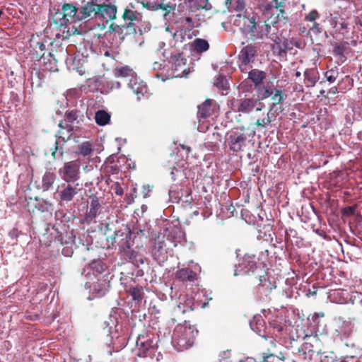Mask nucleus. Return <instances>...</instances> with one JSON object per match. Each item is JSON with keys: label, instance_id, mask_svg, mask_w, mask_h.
Returning <instances> with one entry per match:
<instances>
[{"label": "nucleus", "instance_id": "obj_21", "mask_svg": "<svg viewBox=\"0 0 362 362\" xmlns=\"http://www.w3.org/2000/svg\"><path fill=\"white\" fill-rule=\"evenodd\" d=\"M100 203L97 197L92 198L89 210L86 213L83 221L88 224L92 222L95 223V218L97 217L100 209Z\"/></svg>", "mask_w": 362, "mask_h": 362}, {"label": "nucleus", "instance_id": "obj_16", "mask_svg": "<svg viewBox=\"0 0 362 362\" xmlns=\"http://www.w3.org/2000/svg\"><path fill=\"white\" fill-rule=\"evenodd\" d=\"M142 5L144 8H146L151 11H157L160 9L162 10L164 12L163 16L165 18H166L168 15L170 14L171 12H174L176 9V4H172L170 2H142Z\"/></svg>", "mask_w": 362, "mask_h": 362}, {"label": "nucleus", "instance_id": "obj_38", "mask_svg": "<svg viewBox=\"0 0 362 362\" xmlns=\"http://www.w3.org/2000/svg\"><path fill=\"white\" fill-rule=\"evenodd\" d=\"M259 281L258 289L259 291L262 290L263 292L267 291V293H270L272 291L273 286L264 275L259 276Z\"/></svg>", "mask_w": 362, "mask_h": 362}, {"label": "nucleus", "instance_id": "obj_37", "mask_svg": "<svg viewBox=\"0 0 362 362\" xmlns=\"http://www.w3.org/2000/svg\"><path fill=\"white\" fill-rule=\"evenodd\" d=\"M114 74L117 77H127L133 75V70L128 66L117 67Z\"/></svg>", "mask_w": 362, "mask_h": 362}, {"label": "nucleus", "instance_id": "obj_35", "mask_svg": "<svg viewBox=\"0 0 362 362\" xmlns=\"http://www.w3.org/2000/svg\"><path fill=\"white\" fill-rule=\"evenodd\" d=\"M255 255L253 256H250V255H245L244 257V260H243V263H244V267L245 269H247L246 270V272H255L256 268H257V266H256V262L255 261Z\"/></svg>", "mask_w": 362, "mask_h": 362}, {"label": "nucleus", "instance_id": "obj_24", "mask_svg": "<svg viewBox=\"0 0 362 362\" xmlns=\"http://www.w3.org/2000/svg\"><path fill=\"white\" fill-rule=\"evenodd\" d=\"M191 303L192 300L187 299V300H184V302L180 301L179 303L176 305L173 310V315H175V317L170 319L173 323H175L177 321L175 317L178 316L179 314H185L193 310Z\"/></svg>", "mask_w": 362, "mask_h": 362}, {"label": "nucleus", "instance_id": "obj_46", "mask_svg": "<svg viewBox=\"0 0 362 362\" xmlns=\"http://www.w3.org/2000/svg\"><path fill=\"white\" fill-rule=\"evenodd\" d=\"M33 49L35 52V58L40 59L44 57L45 45L43 42H37Z\"/></svg>", "mask_w": 362, "mask_h": 362}, {"label": "nucleus", "instance_id": "obj_31", "mask_svg": "<svg viewBox=\"0 0 362 362\" xmlns=\"http://www.w3.org/2000/svg\"><path fill=\"white\" fill-rule=\"evenodd\" d=\"M95 119L97 124L105 126L110 121V115L105 110H98L95 115Z\"/></svg>", "mask_w": 362, "mask_h": 362}, {"label": "nucleus", "instance_id": "obj_45", "mask_svg": "<svg viewBox=\"0 0 362 362\" xmlns=\"http://www.w3.org/2000/svg\"><path fill=\"white\" fill-rule=\"evenodd\" d=\"M57 238L62 245L69 244L70 243H73L74 240V236L72 235V233H69L68 232H66L65 235L64 233H60L58 234Z\"/></svg>", "mask_w": 362, "mask_h": 362}, {"label": "nucleus", "instance_id": "obj_10", "mask_svg": "<svg viewBox=\"0 0 362 362\" xmlns=\"http://www.w3.org/2000/svg\"><path fill=\"white\" fill-rule=\"evenodd\" d=\"M170 62L172 64L171 69L174 77L181 78L189 73V65L187 64V59L182 53L172 54Z\"/></svg>", "mask_w": 362, "mask_h": 362}, {"label": "nucleus", "instance_id": "obj_62", "mask_svg": "<svg viewBox=\"0 0 362 362\" xmlns=\"http://www.w3.org/2000/svg\"><path fill=\"white\" fill-rule=\"evenodd\" d=\"M351 332H352L351 329L349 326H347V327H344V331L343 332V335L345 337H349L351 335Z\"/></svg>", "mask_w": 362, "mask_h": 362}, {"label": "nucleus", "instance_id": "obj_34", "mask_svg": "<svg viewBox=\"0 0 362 362\" xmlns=\"http://www.w3.org/2000/svg\"><path fill=\"white\" fill-rule=\"evenodd\" d=\"M78 111L76 110H67L64 114V120L63 121L64 123L73 124L76 121V123L78 124Z\"/></svg>", "mask_w": 362, "mask_h": 362}, {"label": "nucleus", "instance_id": "obj_23", "mask_svg": "<svg viewBox=\"0 0 362 362\" xmlns=\"http://www.w3.org/2000/svg\"><path fill=\"white\" fill-rule=\"evenodd\" d=\"M110 30L119 35H132L136 33L135 25L134 23H128L123 25H117L116 23H112L110 26Z\"/></svg>", "mask_w": 362, "mask_h": 362}, {"label": "nucleus", "instance_id": "obj_59", "mask_svg": "<svg viewBox=\"0 0 362 362\" xmlns=\"http://www.w3.org/2000/svg\"><path fill=\"white\" fill-rule=\"evenodd\" d=\"M313 30L317 33H320V24L318 23L314 22L312 27H310L308 30V32Z\"/></svg>", "mask_w": 362, "mask_h": 362}, {"label": "nucleus", "instance_id": "obj_25", "mask_svg": "<svg viewBox=\"0 0 362 362\" xmlns=\"http://www.w3.org/2000/svg\"><path fill=\"white\" fill-rule=\"evenodd\" d=\"M304 83L308 88L315 86L320 78V74L316 69H308L304 72Z\"/></svg>", "mask_w": 362, "mask_h": 362}, {"label": "nucleus", "instance_id": "obj_32", "mask_svg": "<svg viewBox=\"0 0 362 362\" xmlns=\"http://www.w3.org/2000/svg\"><path fill=\"white\" fill-rule=\"evenodd\" d=\"M128 292L132 296L134 300L141 302L144 298L143 287L141 286H132Z\"/></svg>", "mask_w": 362, "mask_h": 362}, {"label": "nucleus", "instance_id": "obj_26", "mask_svg": "<svg viewBox=\"0 0 362 362\" xmlns=\"http://www.w3.org/2000/svg\"><path fill=\"white\" fill-rule=\"evenodd\" d=\"M266 77L267 73L257 69L248 71L247 78L254 83L255 88L262 83Z\"/></svg>", "mask_w": 362, "mask_h": 362}, {"label": "nucleus", "instance_id": "obj_12", "mask_svg": "<svg viewBox=\"0 0 362 362\" xmlns=\"http://www.w3.org/2000/svg\"><path fill=\"white\" fill-rule=\"evenodd\" d=\"M220 110L218 103L213 99H206L198 106L197 116L199 118L206 119L218 115Z\"/></svg>", "mask_w": 362, "mask_h": 362}, {"label": "nucleus", "instance_id": "obj_41", "mask_svg": "<svg viewBox=\"0 0 362 362\" xmlns=\"http://www.w3.org/2000/svg\"><path fill=\"white\" fill-rule=\"evenodd\" d=\"M78 153L87 156L93 152L92 145L89 141H84L78 146Z\"/></svg>", "mask_w": 362, "mask_h": 362}, {"label": "nucleus", "instance_id": "obj_51", "mask_svg": "<svg viewBox=\"0 0 362 362\" xmlns=\"http://www.w3.org/2000/svg\"><path fill=\"white\" fill-rule=\"evenodd\" d=\"M271 122H272L271 118H270V117L269 115V113H267V117H264L262 119H258L256 121L255 124L257 127H264L267 124H270Z\"/></svg>", "mask_w": 362, "mask_h": 362}, {"label": "nucleus", "instance_id": "obj_14", "mask_svg": "<svg viewBox=\"0 0 362 362\" xmlns=\"http://www.w3.org/2000/svg\"><path fill=\"white\" fill-rule=\"evenodd\" d=\"M29 211L33 214L36 211L45 213V216L51 218L52 216L53 205L49 202L40 198H35L34 202L28 204Z\"/></svg>", "mask_w": 362, "mask_h": 362}, {"label": "nucleus", "instance_id": "obj_1", "mask_svg": "<svg viewBox=\"0 0 362 362\" xmlns=\"http://www.w3.org/2000/svg\"><path fill=\"white\" fill-rule=\"evenodd\" d=\"M117 6L101 0H90L81 8L82 18H95L107 22L116 18Z\"/></svg>", "mask_w": 362, "mask_h": 362}, {"label": "nucleus", "instance_id": "obj_3", "mask_svg": "<svg viewBox=\"0 0 362 362\" xmlns=\"http://www.w3.org/2000/svg\"><path fill=\"white\" fill-rule=\"evenodd\" d=\"M227 141L230 151L238 153L245 151L250 143L244 127H234L227 134Z\"/></svg>", "mask_w": 362, "mask_h": 362}, {"label": "nucleus", "instance_id": "obj_56", "mask_svg": "<svg viewBox=\"0 0 362 362\" xmlns=\"http://www.w3.org/2000/svg\"><path fill=\"white\" fill-rule=\"evenodd\" d=\"M152 187L149 185L143 186L141 193L144 198L149 197V192L151 191Z\"/></svg>", "mask_w": 362, "mask_h": 362}, {"label": "nucleus", "instance_id": "obj_22", "mask_svg": "<svg viewBox=\"0 0 362 362\" xmlns=\"http://www.w3.org/2000/svg\"><path fill=\"white\" fill-rule=\"evenodd\" d=\"M175 277L183 283H191L197 279V274L190 268H182L176 272Z\"/></svg>", "mask_w": 362, "mask_h": 362}, {"label": "nucleus", "instance_id": "obj_55", "mask_svg": "<svg viewBox=\"0 0 362 362\" xmlns=\"http://www.w3.org/2000/svg\"><path fill=\"white\" fill-rule=\"evenodd\" d=\"M112 188L113 189L115 193L117 194V195H119V196H122L123 194H124V190H123V188L122 187V186L120 185L119 183L118 182H115Z\"/></svg>", "mask_w": 362, "mask_h": 362}, {"label": "nucleus", "instance_id": "obj_52", "mask_svg": "<svg viewBox=\"0 0 362 362\" xmlns=\"http://www.w3.org/2000/svg\"><path fill=\"white\" fill-rule=\"evenodd\" d=\"M169 196L172 199H175L176 202H178L182 197V193L176 190L170 189L169 191Z\"/></svg>", "mask_w": 362, "mask_h": 362}, {"label": "nucleus", "instance_id": "obj_58", "mask_svg": "<svg viewBox=\"0 0 362 362\" xmlns=\"http://www.w3.org/2000/svg\"><path fill=\"white\" fill-rule=\"evenodd\" d=\"M21 232L17 228H13L8 233V235L12 238L16 240L20 235Z\"/></svg>", "mask_w": 362, "mask_h": 362}, {"label": "nucleus", "instance_id": "obj_33", "mask_svg": "<svg viewBox=\"0 0 362 362\" xmlns=\"http://www.w3.org/2000/svg\"><path fill=\"white\" fill-rule=\"evenodd\" d=\"M271 97L272 106L275 107L277 105L282 103L284 100L286 95L282 90L280 89H274V93Z\"/></svg>", "mask_w": 362, "mask_h": 362}, {"label": "nucleus", "instance_id": "obj_61", "mask_svg": "<svg viewBox=\"0 0 362 362\" xmlns=\"http://www.w3.org/2000/svg\"><path fill=\"white\" fill-rule=\"evenodd\" d=\"M325 316L324 313H315L312 317L313 320L315 322L318 317H323Z\"/></svg>", "mask_w": 362, "mask_h": 362}, {"label": "nucleus", "instance_id": "obj_27", "mask_svg": "<svg viewBox=\"0 0 362 362\" xmlns=\"http://www.w3.org/2000/svg\"><path fill=\"white\" fill-rule=\"evenodd\" d=\"M123 255L126 259H128L129 262H132L136 267L144 264L147 260V259L142 255L139 254L137 252L132 250L131 247L127 252H125Z\"/></svg>", "mask_w": 362, "mask_h": 362}, {"label": "nucleus", "instance_id": "obj_44", "mask_svg": "<svg viewBox=\"0 0 362 362\" xmlns=\"http://www.w3.org/2000/svg\"><path fill=\"white\" fill-rule=\"evenodd\" d=\"M133 233L145 238H151V240H152V235L155 234L154 233L151 232L148 227L146 226H144V228H136L134 229Z\"/></svg>", "mask_w": 362, "mask_h": 362}, {"label": "nucleus", "instance_id": "obj_50", "mask_svg": "<svg viewBox=\"0 0 362 362\" xmlns=\"http://www.w3.org/2000/svg\"><path fill=\"white\" fill-rule=\"evenodd\" d=\"M215 84L217 87L221 88L223 90H227L229 88L226 78L223 76L218 77Z\"/></svg>", "mask_w": 362, "mask_h": 362}, {"label": "nucleus", "instance_id": "obj_13", "mask_svg": "<svg viewBox=\"0 0 362 362\" xmlns=\"http://www.w3.org/2000/svg\"><path fill=\"white\" fill-rule=\"evenodd\" d=\"M136 344L139 351L137 355L139 357H147L149 356L151 351L154 350L156 346L153 339L149 335L143 334L138 337Z\"/></svg>", "mask_w": 362, "mask_h": 362}, {"label": "nucleus", "instance_id": "obj_54", "mask_svg": "<svg viewBox=\"0 0 362 362\" xmlns=\"http://www.w3.org/2000/svg\"><path fill=\"white\" fill-rule=\"evenodd\" d=\"M234 9L236 11L242 12L245 10V4L244 0H235Z\"/></svg>", "mask_w": 362, "mask_h": 362}, {"label": "nucleus", "instance_id": "obj_30", "mask_svg": "<svg viewBox=\"0 0 362 362\" xmlns=\"http://www.w3.org/2000/svg\"><path fill=\"white\" fill-rule=\"evenodd\" d=\"M192 46L197 52L202 53L207 51L209 49V42L202 38H196L192 43Z\"/></svg>", "mask_w": 362, "mask_h": 362}, {"label": "nucleus", "instance_id": "obj_60", "mask_svg": "<svg viewBox=\"0 0 362 362\" xmlns=\"http://www.w3.org/2000/svg\"><path fill=\"white\" fill-rule=\"evenodd\" d=\"M341 82L347 83L349 88L353 86V79L349 76H346L342 80Z\"/></svg>", "mask_w": 362, "mask_h": 362}, {"label": "nucleus", "instance_id": "obj_53", "mask_svg": "<svg viewBox=\"0 0 362 362\" xmlns=\"http://www.w3.org/2000/svg\"><path fill=\"white\" fill-rule=\"evenodd\" d=\"M339 25V32L342 35H345L348 31V23L345 21H341L338 23Z\"/></svg>", "mask_w": 362, "mask_h": 362}, {"label": "nucleus", "instance_id": "obj_43", "mask_svg": "<svg viewBox=\"0 0 362 362\" xmlns=\"http://www.w3.org/2000/svg\"><path fill=\"white\" fill-rule=\"evenodd\" d=\"M250 36L251 40H256L262 39V34H259V30L258 29V23L255 22V24H252L247 32Z\"/></svg>", "mask_w": 362, "mask_h": 362}, {"label": "nucleus", "instance_id": "obj_7", "mask_svg": "<svg viewBox=\"0 0 362 362\" xmlns=\"http://www.w3.org/2000/svg\"><path fill=\"white\" fill-rule=\"evenodd\" d=\"M132 234V232L128 226H125L122 229L116 230L110 237L112 246H117L119 251L124 254L130 247H132L134 244Z\"/></svg>", "mask_w": 362, "mask_h": 362}, {"label": "nucleus", "instance_id": "obj_49", "mask_svg": "<svg viewBox=\"0 0 362 362\" xmlns=\"http://www.w3.org/2000/svg\"><path fill=\"white\" fill-rule=\"evenodd\" d=\"M244 23H243V30L245 33H247L249 30V28H250V26L252 24H255V18L253 17H244L243 18Z\"/></svg>", "mask_w": 362, "mask_h": 362}, {"label": "nucleus", "instance_id": "obj_63", "mask_svg": "<svg viewBox=\"0 0 362 362\" xmlns=\"http://www.w3.org/2000/svg\"><path fill=\"white\" fill-rule=\"evenodd\" d=\"M95 267L97 269V271L101 272L103 271H104V265L102 262H98L96 263V265L95 266Z\"/></svg>", "mask_w": 362, "mask_h": 362}, {"label": "nucleus", "instance_id": "obj_40", "mask_svg": "<svg viewBox=\"0 0 362 362\" xmlns=\"http://www.w3.org/2000/svg\"><path fill=\"white\" fill-rule=\"evenodd\" d=\"M274 356V354L271 353L270 350L268 349L267 352L262 354V359L259 361L254 357H246L244 360H242L240 362H268L269 358Z\"/></svg>", "mask_w": 362, "mask_h": 362}, {"label": "nucleus", "instance_id": "obj_28", "mask_svg": "<svg viewBox=\"0 0 362 362\" xmlns=\"http://www.w3.org/2000/svg\"><path fill=\"white\" fill-rule=\"evenodd\" d=\"M49 21L56 25L57 28H63V32H64V30L66 28V25L68 24L64 17V13L62 11H58L55 12Z\"/></svg>", "mask_w": 362, "mask_h": 362}, {"label": "nucleus", "instance_id": "obj_19", "mask_svg": "<svg viewBox=\"0 0 362 362\" xmlns=\"http://www.w3.org/2000/svg\"><path fill=\"white\" fill-rule=\"evenodd\" d=\"M271 25L272 24L269 22V17L263 23H259L258 29L259 30V34H262V38L267 36L274 42L279 43L280 38L276 33L277 28L276 27L272 28Z\"/></svg>", "mask_w": 362, "mask_h": 362}, {"label": "nucleus", "instance_id": "obj_47", "mask_svg": "<svg viewBox=\"0 0 362 362\" xmlns=\"http://www.w3.org/2000/svg\"><path fill=\"white\" fill-rule=\"evenodd\" d=\"M124 21H129V23H134V21H138V16L135 11L126 8L122 15Z\"/></svg>", "mask_w": 362, "mask_h": 362}, {"label": "nucleus", "instance_id": "obj_57", "mask_svg": "<svg viewBox=\"0 0 362 362\" xmlns=\"http://www.w3.org/2000/svg\"><path fill=\"white\" fill-rule=\"evenodd\" d=\"M355 213V208L353 206H348L343 210V215L344 216H352Z\"/></svg>", "mask_w": 362, "mask_h": 362}, {"label": "nucleus", "instance_id": "obj_42", "mask_svg": "<svg viewBox=\"0 0 362 362\" xmlns=\"http://www.w3.org/2000/svg\"><path fill=\"white\" fill-rule=\"evenodd\" d=\"M339 76V69L337 66L332 67L325 73L327 81L334 83Z\"/></svg>", "mask_w": 362, "mask_h": 362}, {"label": "nucleus", "instance_id": "obj_48", "mask_svg": "<svg viewBox=\"0 0 362 362\" xmlns=\"http://www.w3.org/2000/svg\"><path fill=\"white\" fill-rule=\"evenodd\" d=\"M320 14L319 12L314 9L310 11L308 14H306L304 17V20L308 22H315V21L320 18Z\"/></svg>", "mask_w": 362, "mask_h": 362}, {"label": "nucleus", "instance_id": "obj_64", "mask_svg": "<svg viewBox=\"0 0 362 362\" xmlns=\"http://www.w3.org/2000/svg\"><path fill=\"white\" fill-rule=\"evenodd\" d=\"M356 23L357 25H359L362 28V15H360L359 16L357 17L356 20Z\"/></svg>", "mask_w": 362, "mask_h": 362}, {"label": "nucleus", "instance_id": "obj_5", "mask_svg": "<svg viewBox=\"0 0 362 362\" xmlns=\"http://www.w3.org/2000/svg\"><path fill=\"white\" fill-rule=\"evenodd\" d=\"M59 130L56 134V140L54 141L53 147L50 148L51 155L53 158H56L57 151H59L61 156L64 155L63 147L60 145L61 141L64 145L67 141L70 140L74 132V126L71 124L64 123L61 121L59 124Z\"/></svg>", "mask_w": 362, "mask_h": 362}, {"label": "nucleus", "instance_id": "obj_2", "mask_svg": "<svg viewBox=\"0 0 362 362\" xmlns=\"http://www.w3.org/2000/svg\"><path fill=\"white\" fill-rule=\"evenodd\" d=\"M198 333L195 325H192L185 320L183 324H178L174 329L173 346L178 351L188 349L194 345Z\"/></svg>", "mask_w": 362, "mask_h": 362}, {"label": "nucleus", "instance_id": "obj_11", "mask_svg": "<svg viewBox=\"0 0 362 362\" xmlns=\"http://www.w3.org/2000/svg\"><path fill=\"white\" fill-rule=\"evenodd\" d=\"M257 52V48L252 44L247 45L242 48L239 55V59L240 61L239 68L241 72H247L250 69L249 65L254 62Z\"/></svg>", "mask_w": 362, "mask_h": 362}, {"label": "nucleus", "instance_id": "obj_15", "mask_svg": "<svg viewBox=\"0 0 362 362\" xmlns=\"http://www.w3.org/2000/svg\"><path fill=\"white\" fill-rule=\"evenodd\" d=\"M62 10L68 23H74L86 19L81 18V8L78 11V8L72 4H64Z\"/></svg>", "mask_w": 362, "mask_h": 362}, {"label": "nucleus", "instance_id": "obj_9", "mask_svg": "<svg viewBox=\"0 0 362 362\" xmlns=\"http://www.w3.org/2000/svg\"><path fill=\"white\" fill-rule=\"evenodd\" d=\"M165 239V235L161 233L152 235V255L159 262H163L168 257Z\"/></svg>", "mask_w": 362, "mask_h": 362}, {"label": "nucleus", "instance_id": "obj_29", "mask_svg": "<svg viewBox=\"0 0 362 362\" xmlns=\"http://www.w3.org/2000/svg\"><path fill=\"white\" fill-rule=\"evenodd\" d=\"M272 86L267 83V85H260L258 88H256L260 100H265L273 95L275 88H273Z\"/></svg>", "mask_w": 362, "mask_h": 362}, {"label": "nucleus", "instance_id": "obj_8", "mask_svg": "<svg viewBox=\"0 0 362 362\" xmlns=\"http://www.w3.org/2000/svg\"><path fill=\"white\" fill-rule=\"evenodd\" d=\"M79 183L64 182L58 186L57 193L60 203H69L81 192Z\"/></svg>", "mask_w": 362, "mask_h": 362}, {"label": "nucleus", "instance_id": "obj_6", "mask_svg": "<svg viewBox=\"0 0 362 362\" xmlns=\"http://www.w3.org/2000/svg\"><path fill=\"white\" fill-rule=\"evenodd\" d=\"M58 175L65 182L78 183L81 178V161L79 159L64 162L59 169Z\"/></svg>", "mask_w": 362, "mask_h": 362}, {"label": "nucleus", "instance_id": "obj_17", "mask_svg": "<svg viewBox=\"0 0 362 362\" xmlns=\"http://www.w3.org/2000/svg\"><path fill=\"white\" fill-rule=\"evenodd\" d=\"M92 292L96 297H103L108 291L110 284V281L107 280L105 276L100 275L97 277V281L93 282L90 286Z\"/></svg>", "mask_w": 362, "mask_h": 362}, {"label": "nucleus", "instance_id": "obj_20", "mask_svg": "<svg viewBox=\"0 0 362 362\" xmlns=\"http://www.w3.org/2000/svg\"><path fill=\"white\" fill-rule=\"evenodd\" d=\"M259 101L257 98H243L235 101L236 110L243 113H250Z\"/></svg>", "mask_w": 362, "mask_h": 362}, {"label": "nucleus", "instance_id": "obj_18", "mask_svg": "<svg viewBox=\"0 0 362 362\" xmlns=\"http://www.w3.org/2000/svg\"><path fill=\"white\" fill-rule=\"evenodd\" d=\"M128 87L136 95L138 100L141 98L148 97V90L146 84L137 78L130 79Z\"/></svg>", "mask_w": 362, "mask_h": 362}, {"label": "nucleus", "instance_id": "obj_4", "mask_svg": "<svg viewBox=\"0 0 362 362\" xmlns=\"http://www.w3.org/2000/svg\"><path fill=\"white\" fill-rule=\"evenodd\" d=\"M285 2L284 1L272 0L265 5L264 11L271 13L269 22L272 25L281 21L286 24L289 21L288 13L285 10Z\"/></svg>", "mask_w": 362, "mask_h": 362}, {"label": "nucleus", "instance_id": "obj_36", "mask_svg": "<svg viewBox=\"0 0 362 362\" xmlns=\"http://www.w3.org/2000/svg\"><path fill=\"white\" fill-rule=\"evenodd\" d=\"M55 175L52 173H46L42 177V188L48 190L54 184Z\"/></svg>", "mask_w": 362, "mask_h": 362}, {"label": "nucleus", "instance_id": "obj_39", "mask_svg": "<svg viewBox=\"0 0 362 362\" xmlns=\"http://www.w3.org/2000/svg\"><path fill=\"white\" fill-rule=\"evenodd\" d=\"M347 49L346 45L343 43H336L333 47L332 52L334 56L341 59L345 58L344 53Z\"/></svg>", "mask_w": 362, "mask_h": 362}]
</instances>
